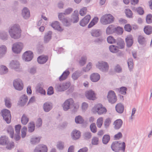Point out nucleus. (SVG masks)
I'll return each instance as SVG.
<instances>
[{"label":"nucleus","mask_w":152,"mask_h":152,"mask_svg":"<svg viewBox=\"0 0 152 152\" xmlns=\"http://www.w3.org/2000/svg\"><path fill=\"white\" fill-rule=\"evenodd\" d=\"M8 32L10 37L15 39H20L21 37L22 30L18 24H14L9 28Z\"/></svg>","instance_id":"obj_1"},{"label":"nucleus","mask_w":152,"mask_h":152,"mask_svg":"<svg viewBox=\"0 0 152 152\" xmlns=\"http://www.w3.org/2000/svg\"><path fill=\"white\" fill-rule=\"evenodd\" d=\"M125 146L124 142L115 141L113 142L111 145V148L113 151L116 152H118L120 150L124 152L125 151Z\"/></svg>","instance_id":"obj_2"},{"label":"nucleus","mask_w":152,"mask_h":152,"mask_svg":"<svg viewBox=\"0 0 152 152\" xmlns=\"http://www.w3.org/2000/svg\"><path fill=\"white\" fill-rule=\"evenodd\" d=\"M114 18L110 14H107L103 15L100 19L101 23L103 25H107L113 23Z\"/></svg>","instance_id":"obj_3"},{"label":"nucleus","mask_w":152,"mask_h":152,"mask_svg":"<svg viewBox=\"0 0 152 152\" xmlns=\"http://www.w3.org/2000/svg\"><path fill=\"white\" fill-rule=\"evenodd\" d=\"M92 111L94 113H97L98 114L101 115L105 113L107 110L105 107H103L101 104H98L94 105L92 109Z\"/></svg>","instance_id":"obj_4"},{"label":"nucleus","mask_w":152,"mask_h":152,"mask_svg":"<svg viewBox=\"0 0 152 152\" xmlns=\"http://www.w3.org/2000/svg\"><path fill=\"white\" fill-rule=\"evenodd\" d=\"M71 83L69 82L57 83L56 85L55 88L58 91L62 92L68 89L70 86Z\"/></svg>","instance_id":"obj_5"},{"label":"nucleus","mask_w":152,"mask_h":152,"mask_svg":"<svg viewBox=\"0 0 152 152\" xmlns=\"http://www.w3.org/2000/svg\"><path fill=\"white\" fill-rule=\"evenodd\" d=\"M96 67L101 71L104 72H107L109 70V64L107 62L105 61H99L96 64Z\"/></svg>","instance_id":"obj_6"},{"label":"nucleus","mask_w":152,"mask_h":152,"mask_svg":"<svg viewBox=\"0 0 152 152\" xmlns=\"http://www.w3.org/2000/svg\"><path fill=\"white\" fill-rule=\"evenodd\" d=\"M23 47V44L21 42L15 43L12 45V49L15 53L19 54L21 51Z\"/></svg>","instance_id":"obj_7"},{"label":"nucleus","mask_w":152,"mask_h":152,"mask_svg":"<svg viewBox=\"0 0 152 152\" xmlns=\"http://www.w3.org/2000/svg\"><path fill=\"white\" fill-rule=\"evenodd\" d=\"M107 99L109 102L111 104H114L117 100V97L114 91L112 90L109 91L107 93Z\"/></svg>","instance_id":"obj_8"},{"label":"nucleus","mask_w":152,"mask_h":152,"mask_svg":"<svg viewBox=\"0 0 152 152\" xmlns=\"http://www.w3.org/2000/svg\"><path fill=\"white\" fill-rule=\"evenodd\" d=\"M1 112L4 120L7 123H10L11 117L10 111L8 110L5 109L2 110Z\"/></svg>","instance_id":"obj_9"},{"label":"nucleus","mask_w":152,"mask_h":152,"mask_svg":"<svg viewBox=\"0 0 152 152\" xmlns=\"http://www.w3.org/2000/svg\"><path fill=\"white\" fill-rule=\"evenodd\" d=\"M13 86L17 90L21 91L23 89V85L22 81L20 79H16L13 82Z\"/></svg>","instance_id":"obj_10"},{"label":"nucleus","mask_w":152,"mask_h":152,"mask_svg":"<svg viewBox=\"0 0 152 152\" xmlns=\"http://www.w3.org/2000/svg\"><path fill=\"white\" fill-rule=\"evenodd\" d=\"M74 101L72 98L69 99L64 102L62 104L63 110L67 111L70 108V106L73 105Z\"/></svg>","instance_id":"obj_11"},{"label":"nucleus","mask_w":152,"mask_h":152,"mask_svg":"<svg viewBox=\"0 0 152 152\" xmlns=\"http://www.w3.org/2000/svg\"><path fill=\"white\" fill-rule=\"evenodd\" d=\"M47 146L44 144H39L37 145L34 150V152H47Z\"/></svg>","instance_id":"obj_12"},{"label":"nucleus","mask_w":152,"mask_h":152,"mask_svg":"<svg viewBox=\"0 0 152 152\" xmlns=\"http://www.w3.org/2000/svg\"><path fill=\"white\" fill-rule=\"evenodd\" d=\"M33 57V53L30 51H28L24 53L22 56V58L25 61H31Z\"/></svg>","instance_id":"obj_13"},{"label":"nucleus","mask_w":152,"mask_h":152,"mask_svg":"<svg viewBox=\"0 0 152 152\" xmlns=\"http://www.w3.org/2000/svg\"><path fill=\"white\" fill-rule=\"evenodd\" d=\"M9 65L11 68L16 71L20 69V64L19 62L17 61H11Z\"/></svg>","instance_id":"obj_14"},{"label":"nucleus","mask_w":152,"mask_h":152,"mask_svg":"<svg viewBox=\"0 0 152 152\" xmlns=\"http://www.w3.org/2000/svg\"><path fill=\"white\" fill-rule=\"evenodd\" d=\"M85 95L86 98L89 100H93L96 98L95 94L94 92L91 90L86 91Z\"/></svg>","instance_id":"obj_15"},{"label":"nucleus","mask_w":152,"mask_h":152,"mask_svg":"<svg viewBox=\"0 0 152 152\" xmlns=\"http://www.w3.org/2000/svg\"><path fill=\"white\" fill-rule=\"evenodd\" d=\"M21 15L25 19H28L30 16V12L28 9L26 7H24L22 10Z\"/></svg>","instance_id":"obj_16"},{"label":"nucleus","mask_w":152,"mask_h":152,"mask_svg":"<svg viewBox=\"0 0 152 152\" xmlns=\"http://www.w3.org/2000/svg\"><path fill=\"white\" fill-rule=\"evenodd\" d=\"M79 14L77 10H75L72 15L71 20L73 23H77L79 20Z\"/></svg>","instance_id":"obj_17"},{"label":"nucleus","mask_w":152,"mask_h":152,"mask_svg":"<svg viewBox=\"0 0 152 152\" xmlns=\"http://www.w3.org/2000/svg\"><path fill=\"white\" fill-rule=\"evenodd\" d=\"M90 19V15H87L80 21V25L82 26H85L89 22Z\"/></svg>","instance_id":"obj_18"},{"label":"nucleus","mask_w":152,"mask_h":152,"mask_svg":"<svg viewBox=\"0 0 152 152\" xmlns=\"http://www.w3.org/2000/svg\"><path fill=\"white\" fill-rule=\"evenodd\" d=\"M122 124L123 121L121 119H117L113 123L114 129L116 130L119 129L122 126Z\"/></svg>","instance_id":"obj_19"},{"label":"nucleus","mask_w":152,"mask_h":152,"mask_svg":"<svg viewBox=\"0 0 152 152\" xmlns=\"http://www.w3.org/2000/svg\"><path fill=\"white\" fill-rule=\"evenodd\" d=\"M53 105L51 103L47 102L45 103L43 105L44 110L46 112H48L51 110Z\"/></svg>","instance_id":"obj_20"},{"label":"nucleus","mask_w":152,"mask_h":152,"mask_svg":"<svg viewBox=\"0 0 152 152\" xmlns=\"http://www.w3.org/2000/svg\"><path fill=\"white\" fill-rule=\"evenodd\" d=\"M51 26L55 29H56L59 31H62L63 29L60 26L59 23L57 21H56L51 24Z\"/></svg>","instance_id":"obj_21"},{"label":"nucleus","mask_w":152,"mask_h":152,"mask_svg":"<svg viewBox=\"0 0 152 152\" xmlns=\"http://www.w3.org/2000/svg\"><path fill=\"white\" fill-rule=\"evenodd\" d=\"M91 35L94 37H98L100 36L102 34V31L99 29H93L91 32Z\"/></svg>","instance_id":"obj_22"},{"label":"nucleus","mask_w":152,"mask_h":152,"mask_svg":"<svg viewBox=\"0 0 152 152\" xmlns=\"http://www.w3.org/2000/svg\"><path fill=\"white\" fill-rule=\"evenodd\" d=\"M90 78L92 81L96 82L99 80L100 75L97 73H94L90 75Z\"/></svg>","instance_id":"obj_23"},{"label":"nucleus","mask_w":152,"mask_h":152,"mask_svg":"<svg viewBox=\"0 0 152 152\" xmlns=\"http://www.w3.org/2000/svg\"><path fill=\"white\" fill-rule=\"evenodd\" d=\"M72 138L75 140L79 139L80 136V131L76 129L74 130L71 134Z\"/></svg>","instance_id":"obj_24"},{"label":"nucleus","mask_w":152,"mask_h":152,"mask_svg":"<svg viewBox=\"0 0 152 152\" xmlns=\"http://www.w3.org/2000/svg\"><path fill=\"white\" fill-rule=\"evenodd\" d=\"M83 74L82 71L77 70L72 74V77L73 80H76Z\"/></svg>","instance_id":"obj_25"},{"label":"nucleus","mask_w":152,"mask_h":152,"mask_svg":"<svg viewBox=\"0 0 152 152\" xmlns=\"http://www.w3.org/2000/svg\"><path fill=\"white\" fill-rule=\"evenodd\" d=\"M28 100L27 96L25 94L23 95L20 98L19 105L21 106H24L26 104Z\"/></svg>","instance_id":"obj_26"},{"label":"nucleus","mask_w":152,"mask_h":152,"mask_svg":"<svg viewBox=\"0 0 152 152\" xmlns=\"http://www.w3.org/2000/svg\"><path fill=\"white\" fill-rule=\"evenodd\" d=\"M116 30V28L114 26L111 25H109L107 28L106 32L107 34H110L114 33Z\"/></svg>","instance_id":"obj_27"},{"label":"nucleus","mask_w":152,"mask_h":152,"mask_svg":"<svg viewBox=\"0 0 152 152\" xmlns=\"http://www.w3.org/2000/svg\"><path fill=\"white\" fill-rule=\"evenodd\" d=\"M52 32L49 31L46 33L44 36V41L46 43H48L52 38Z\"/></svg>","instance_id":"obj_28"},{"label":"nucleus","mask_w":152,"mask_h":152,"mask_svg":"<svg viewBox=\"0 0 152 152\" xmlns=\"http://www.w3.org/2000/svg\"><path fill=\"white\" fill-rule=\"evenodd\" d=\"M118 49H122L124 47L125 43L124 41L121 38H119L118 39L116 42Z\"/></svg>","instance_id":"obj_29"},{"label":"nucleus","mask_w":152,"mask_h":152,"mask_svg":"<svg viewBox=\"0 0 152 152\" xmlns=\"http://www.w3.org/2000/svg\"><path fill=\"white\" fill-rule=\"evenodd\" d=\"M124 105L121 103L117 104L115 106V109L117 112L122 113L124 111Z\"/></svg>","instance_id":"obj_30"},{"label":"nucleus","mask_w":152,"mask_h":152,"mask_svg":"<svg viewBox=\"0 0 152 152\" xmlns=\"http://www.w3.org/2000/svg\"><path fill=\"white\" fill-rule=\"evenodd\" d=\"M7 32L4 30H0V39L2 40H7L8 38Z\"/></svg>","instance_id":"obj_31"},{"label":"nucleus","mask_w":152,"mask_h":152,"mask_svg":"<svg viewBox=\"0 0 152 152\" xmlns=\"http://www.w3.org/2000/svg\"><path fill=\"white\" fill-rule=\"evenodd\" d=\"M126 41L128 47H131L133 44V41L132 37L131 35H128L126 38Z\"/></svg>","instance_id":"obj_32"},{"label":"nucleus","mask_w":152,"mask_h":152,"mask_svg":"<svg viewBox=\"0 0 152 152\" xmlns=\"http://www.w3.org/2000/svg\"><path fill=\"white\" fill-rule=\"evenodd\" d=\"M7 48L5 45H0V58L5 55L7 52Z\"/></svg>","instance_id":"obj_33"},{"label":"nucleus","mask_w":152,"mask_h":152,"mask_svg":"<svg viewBox=\"0 0 152 152\" xmlns=\"http://www.w3.org/2000/svg\"><path fill=\"white\" fill-rule=\"evenodd\" d=\"M48 57L47 56H41L37 58L38 62L40 64L45 63L48 60Z\"/></svg>","instance_id":"obj_34"},{"label":"nucleus","mask_w":152,"mask_h":152,"mask_svg":"<svg viewBox=\"0 0 152 152\" xmlns=\"http://www.w3.org/2000/svg\"><path fill=\"white\" fill-rule=\"evenodd\" d=\"M70 73L69 71H64L62 74L59 77V80L60 81H62L66 79L69 75Z\"/></svg>","instance_id":"obj_35"},{"label":"nucleus","mask_w":152,"mask_h":152,"mask_svg":"<svg viewBox=\"0 0 152 152\" xmlns=\"http://www.w3.org/2000/svg\"><path fill=\"white\" fill-rule=\"evenodd\" d=\"M145 33L147 35H150L152 33V27L148 25L145 27L144 28Z\"/></svg>","instance_id":"obj_36"},{"label":"nucleus","mask_w":152,"mask_h":152,"mask_svg":"<svg viewBox=\"0 0 152 152\" xmlns=\"http://www.w3.org/2000/svg\"><path fill=\"white\" fill-rule=\"evenodd\" d=\"M35 129L34 123L33 121L29 123L28 124V131L29 132H33Z\"/></svg>","instance_id":"obj_37"},{"label":"nucleus","mask_w":152,"mask_h":152,"mask_svg":"<svg viewBox=\"0 0 152 152\" xmlns=\"http://www.w3.org/2000/svg\"><path fill=\"white\" fill-rule=\"evenodd\" d=\"M7 131L10 137L13 138L14 134V129L13 127L11 126H9L7 128Z\"/></svg>","instance_id":"obj_38"},{"label":"nucleus","mask_w":152,"mask_h":152,"mask_svg":"<svg viewBox=\"0 0 152 152\" xmlns=\"http://www.w3.org/2000/svg\"><path fill=\"white\" fill-rule=\"evenodd\" d=\"M64 26H69L71 24V21L68 18H63V19L61 21Z\"/></svg>","instance_id":"obj_39"},{"label":"nucleus","mask_w":152,"mask_h":152,"mask_svg":"<svg viewBox=\"0 0 152 152\" xmlns=\"http://www.w3.org/2000/svg\"><path fill=\"white\" fill-rule=\"evenodd\" d=\"M9 141L8 137L4 136L0 138V144L5 145Z\"/></svg>","instance_id":"obj_40"},{"label":"nucleus","mask_w":152,"mask_h":152,"mask_svg":"<svg viewBox=\"0 0 152 152\" xmlns=\"http://www.w3.org/2000/svg\"><path fill=\"white\" fill-rule=\"evenodd\" d=\"M29 118L25 114L23 115L21 118V122L22 124L26 125L28 122Z\"/></svg>","instance_id":"obj_41"},{"label":"nucleus","mask_w":152,"mask_h":152,"mask_svg":"<svg viewBox=\"0 0 152 152\" xmlns=\"http://www.w3.org/2000/svg\"><path fill=\"white\" fill-rule=\"evenodd\" d=\"M109 48L110 51L112 53H116L118 52L119 50L117 46L111 45L109 46Z\"/></svg>","instance_id":"obj_42"},{"label":"nucleus","mask_w":152,"mask_h":152,"mask_svg":"<svg viewBox=\"0 0 152 152\" xmlns=\"http://www.w3.org/2000/svg\"><path fill=\"white\" fill-rule=\"evenodd\" d=\"M8 71V68L5 66L2 65L0 67V74L1 75H4L7 73Z\"/></svg>","instance_id":"obj_43"},{"label":"nucleus","mask_w":152,"mask_h":152,"mask_svg":"<svg viewBox=\"0 0 152 152\" xmlns=\"http://www.w3.org/2000/svg\"><path fill=\"white\" fill-rule=\"evenodd\" d=\"M75 121L77 124H82L84 122V119L81 116L78 115L75 117Z\"/></svg>","instance_id":"obj_44"},{"label":"nucleus","mask_w":152,"mask_h":152,"mask_svg":"<svg viewBox=\"0 0 152 152\" xmlns=\"http://www.w3.org/2000/svg\"><path fill=\"white\" fill-rule=\"evenodd\" d=\"M40 138L38 137H32L30 140V142L31 144L34 145L39 142Z\"/></svg>","instance_id":"obj_45"},{"label":"nucleus","mask_w":152,"mask_h":152,"mask_svg":"<svg viewBox=\"0 0 152 152\" xmlns=\"http://www.w3.org/2000/svg\"><path fill=\"white\" fill-rule=\"evenodd\" d=\"M127 64L129 70L132 71L133 68V60L132 58H129L128 60Z\"/></svg>","instance_id":"obj_46"},{"label":"nucleus","mask_w":152,"mask_h":152,"mask_svg":"<svg viewBox=\"0 0 152 152\" xmlns=\"http://www.w3.org/2000/svg\"><path fill=\"white\" fill-rule=\"evenodd\" d=\"M98 20V18L97 17H94L88 25V28H90L93 26L97 23Z\"/></svg>","instance_id":"obj_47"},{"label":"nucleus","mask_w":152,"mask_h":152,"mask_svg":"<svg viewBox=\"0 0 152 152\" xmlns=\"http://www.w3.org/2000/svg\"><path fill=\"white\" fill-rule=\"evenodd\" d=\"M87 12V8L86 7H83L80 9L79 11V14L82 16L85 15Z\"/></svg>","instance_id":"obj_48"},{"label":"nucleus","mask_w":152,"mask_h":152,"mask_svg":"<svg viewBox=\"0 0 152 152\" xmlns=\"http://www.w3.org/2000/svg\"><path fill=\"white\" fill-rule=\"evenodd\" d=\"M138 40L139 44L142 45L145 44L146 42L145 38L141 35L138 36Z\"/></svg>","instance_id":"obj_49"},{"label":"nucleus","mask_w":152,"mask_h":152,"mask_svg":"<svg viewBox=\"0 0 152 152\" xmlns=\"http://www.w3.org/2000/svg\"><path fill=\"white\" fill-rule=\"evenodd\" d=\"M92 64L91 62H89L87 64L86 67H84L82 69V71L85 72L89 71L92 67Z\"/></svg>","instance_id":"obj_50"},{"label":"nucleus","mask_w":152,"mask_h":152,"mask_svg":"<svg viewBox=\"0 0 152 152\" xmlns=\"http://www.w3.org/2000/svg\"><path fill=\"white\" fill-rule=\"evenodd\" d=\"M116 90L121 94L125 95L126 94L127 88L125 87H122L120 88L116 89Z\"/></svg>","instance_id":"obj_51"},{"label":"nucleus","mask_w":152,"mask_h":152,"mask_svg":"<svg viewBox=\"0 0 152 152\" xmlns=\"http://www.w3.org/2000/svg\"><path fill=\"white\" fill-rule=\"evenodd\" d=\"M110 136L108 135H104L102 138V142L104 144H107L110 140Z\"/></svg>","instance_id":"obj_52"},{"label":"nucleus","mask_w":152,"mask_h":152,"mask_svg":"<svg viewBox=\"0 0 152 152\" xmlns=\"http://www.w3.org/2000/svg\"><path fill=\"white\" fill-rule=\"evenodd\" d=\"M87 58L85 56H83L81 58L79 61V64L80 66H84L86 63Z\"/></svg>","instance_id":"obj_53"},{"label":"nucleus","mask_w":152,"mask_h":152,"mask_svg":"<svg viewBox=\"0 0 152 152\" xmlns=\"http://www.w3.org/2000/svg\"><path fill=\"white\" fill-rule=\"evenodd\" d=\"M114 70L115 72L119 73L121 72L122 69L119 65L117 64L114 66Z\"/></svg>","instance_id":"obj_54"},{"label":"nucleus","mask_w":152,"mask_h":152,"mask_svg":"<svg viewBox=\"0 0 152 152\" xmlns=\"http://www.w3.org/2000/svg\"><path fill=\"white\" fill-rule=\"evenodd\" d=\"M4 101L6 106L8 108H10L11 106L10 100L9 98L6 97L4 98Z\"/></svg>","instance_id":"obj_55"},{"label":"nucleus","mask_w":152,"mask_h":152,"mask_svg":"<svg viewBox=\"0 0 152 152\" xmlns=\"http://www.w3.org/2000/svg\"><path fill=\"white\" fill-rule=\"evenodd\" d=\"M6 145V148L8 150H10L14 146V143L13 142H9V141L5 144Z\"/></svg>","instance_id":"obj_56"},{"label":"nucleus","mask_w":152,"mask_h":152,"mask_svg":"<svg viewBox=\"0 0 152 152\" xmlns=\"http://www.w3.org/2000/svg\"><path fill=\"white\" fill-rule=\"evenodd\" d=\"M27 131V127L26 126H24L21 130V136L22 138H24L26 136V132Z\"/></svg>","instance_id":"obj_57"},{"label":"nucleus","mask_w":152,"mask_h":152,"mask_svg":"<svg viewBox=\"0 0 152 152\" xmlns=\"http://www.w3.org/2000/svg\"><path fill=\"white\" fill-rule=\"evenodd\" d=\"M111 123V119L108 118L105 119L104 122V125L105 128H107L110 126Z\"/></svg>","instance_id":"obj_58"},{"label":"nucleus","mask_w":152,"mask_h":152,"mask_svg":"<svg viewBox=\"0 0 152 152\" xmlns=\"http://www.w3.org/2000/svg\"><path fill=\"white\" fill-rule=\"evenodd\" d=\"M103 121V118L102 117H100L99 118L97 121L96 124L97 126L99 127L100 128L102 126Z\"/></svg>","instance_id":"obj_59"},{"label":"nucleus","mask_w":152,"mask_h":152,"mask_svg":"<svg viewBox=\"0 0 152 152\" xmlns=\"http://www.w3.org/2000/svg\"><path fill=\"white\" fill-rule=\"evenodd\" d=\"M42 119L40 118H38L36 122V126L38 128L40 127L42 125Z\"/></svg>","instance_id":"obj_60"},{"label":"nucleus","mask_w":152,"mask_h":152,"mask_svg":"<svg viewBox=\"0 0 152 152\" xmlns=\"http://www.w3.org/2000/svg\"><path fill=\"white\" fill-rule=\"evenodd\" d=\"M90 127L91 130L92 132L95 133L96 132V128L95 123H93L91 124L90 126Z\"/></svg>","instance_id":"obj_61"},{"label":"nucleus","mask_w":152,"mask_h":152,"mask_svg":"<svg viewBox=\"0 0 152 152\" xmlns=\"http://www.w3.org/2000/svg\"><path fill=\"white\" fill-rule=\"evenodd\" d=\"M91 133L89 132H86L83 134L84 138L86 140H88L90 139L91 137Z\"/></svg>","instance_id":"obj_62"},{"label":"nucleus","mask_w":152,"mask_h":152,"mask_svg":"<svg viewBox=\"0 0 152 152\" xmlns=\"http://www.w3.org/2000/svg\"><path fill=\"white\" fill-rule=\"evenodd\" d=\"M64 143L61 141L58 142L57 144V147L59 150H62L64 148Z\"/></svg>","instance_id":"obj_63"},{"label":"nucleus","mask_w":152,"mask_h":152,"mask_svg":"<svg viewBox=\"0 0 152 152\" xmlns=\"http://www.w3.org/2000/svg\"><path fill=\"white\" fill-rule=\"evenodd\" d=\"M146 21L148 24L152 23V15L148 14L147 15L146 18Z\"/></svg>","instance_id":"obj_64"}]
</instances>
